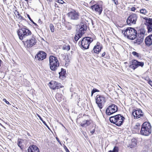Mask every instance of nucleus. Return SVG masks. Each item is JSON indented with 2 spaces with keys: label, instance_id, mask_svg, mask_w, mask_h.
I'll return each mask as SVG.
<instances>
[{
  "label": "nucleus",
  "instance_id": "f257e3e1",
  "mask_svg": "<svg viewBox=\"0 0 152 152\" xmlns=\"http://www.w3.org/2000/svg\"><path fill=\"white\" fill-rule=\"evenodd\" d=\"M122 32L125 36L132 40L134 39L137 37V34L136 30L131 27L127 28L125 30H123Z\"/></svg>",
  "mask_w": 152,
  "mask_h": 152
},
{
  "label": "nucleus",
  "instance_id": "f03ea898",
  "mask_svg": "<svg viewBox=\"0 0 152 152\" xmlns=\"http://www.w3.org/2000/svg\"><path fill=\"white\" fill-rule=\"evenodd\" d=\"M124 119V117L121 115L118 114L111 117L109 118V120L111 123L120 126L123 124Z\"/></svg>",
  "mask_w": 152,
  "mask_h": 152
},
{
  "label": "nucleus",
  "instance_id": "7ed1b4c3",
  "mask_svg": "<svg viewBox=\"0 0 152 152\" xmlns=\"http://www.w3.org/2000/svg\"><path fill=\"white\" fill-rule=\"evenodd\" d=\"M151 126L150 123L147 122L144 123L142 125L140 134L145 136L149 135L151 132Z\"/></svg>",
  "mask_w": 152,
  "mask_h": 152
},
{
  "label": "nucleus",
  "instance_id": "20e7f679",
  "mask_svg": "<svg viewBox=\"0 0 152 152\" xmlns=\"http://www.w3.org/2000/svg\"><path fill=\"white\" fill-rule=\"evenodd\" d=\"M50 69L52 71H55L59 66V63L56 57L50 56L49 58Z\"/></svg>",
  "mask_w": 152,
  "mask_h": 152
},
{
  "label": "nucleus",
  "instance_id": "39448f33",
  "mask_svg": "<svg viewBox=\"0 0 152 152\" xmlns=\"http://www.w3.org/2000/svg\"><path fill=\"white\" fill-rule=\"evenodd\" d=\"M93 41L92 38L89 37H85L83 39L81 42H79L80 44H81L82 47L85 49L89 48V45Z\"/></svg>",
  "mask_w": 152,
  "mask_h": 152
},
{
  "label": "nucleus",
  "instance_id": "423d86ee",
  "mask_svg": "<svg viewBox=\"0 0 152 152\" xmlns=\"http://www.w3.org/2000/svg\"><path fill=\"white\" fill-rule=\"evenodd\" d=\"M96 103L100 109H102L106 102L105 98L102 96L97 95L96 98Z\"/></svg>",
  "mask_w": 152,
  "mask_h": 152
},
{
  "label": "nucleus",
  "instance_id": "0eeeda50",
  "mask_svg": "<svg viewBox=\"0 0 152 152\" xmlns=\"http://www.w3.org/2000/svg\"><path fill=\"white\" fill-rule=\"evenodd\" d=\"M118 110V107L114 104H112L109 106L106 110V113L110 115L116 112Z\"/></svg>",
  "mask_w": 152,
  "mask_h": 152
},
{
  "label": "nucleus",
  "instance_id": "6e6552de",
  "mask_svg": "<svg viewBox=\"0 0 152 152\" xmlns=\"http://www.w3.org/2000/svg\"><path fill=\"white\" fill-rule=\"evenodd\" d=\"M137 16L135 14H132L128 17L126 21L128 25L131 26L135 24L137 20Z\"/></svg>",
  "mask_w": 152,
  "mask_h": 152
},
{
  "label": "nucleus",
  "instance_id": "1a4fd4ad",
  "mask_svg": "<svg viewBox=\"0 0 152 152\" xmlns=\"http://www.w3.org/2000/svg\"><path fill=\"white\" fill-rule=\"evenodd\" d=\"M67 15L68 17L72 20H77L79 18L80 15L78 12L74 10L70 11Z\"/></svg>",
  "mask_w": 152,
  "mask_h": 152
},
{
  "label": "nucleus",
  "instance_id": "9d476101",
  "mask_svg": "<svg viewBox=\"0 0 152 152\" xmlns=\"http://www.w3.org/2000/svg\"><path fill=\"white\" fill-rule=\"evenodd\" d=\"M49 85L50 88L53 90L58 89L60 88L63 87L61 85L60 83L54 80L51 81L49 83Z\"/></svg>",
  "mask_w": 152,
  "mask_h": 152
},
{
  "label": "nucleus",
  "instance_id": "9b49d317",
  "mask_svg": "<svg viewBox=\"0 0 152 152\" xmlns=\"http://www.w3.org/2000/svg\"><path fill=\"white\" fill-rule=\"evenodd\" d=\"M79 33L77 34L78 38H80L83 34L84 33V31H86L87 28L86 25L83 23H81L80 26Z\"/></svg>",
  "mask_w": 152,
  "mask_h": 152
},
{
  "label": "nucleus",
  "instance_id": "f8f14e48",
  "mask_svg": "<svg viewBox=\"0 0 152 152\" xmlns=\"http://www.w3.org/2000/svg\"><path fill=\"white\" fill-rule=\"evenodd\" d=\"M37 40L32 35L29 39H28L25 42V44L28 47H31L34 45L36 43Z\"/></svg>",
  "mask_w": 152,
  "mask_h": 152
},
{
  "label": "nucleus",
  "instance_id": "ddd939ff",
  "mask_svg": "<svg viewBox=\"0 0 152 152\" xmlns=\"http://www.w3.org/2000/svg\"><path fill=\"white\" fill-rule=\"evenodd\" d=\"M132 115L135 119H137L143 116V113L140 109L137 110H134L132 112Z\"/></svg>",
  "mask_w": 152,
  "mask_h": 152
},
{
  "label": "nucleus",
  "instance_id": "4468645a",
  "mask_svg": "<svg viewBox=\"0 0 152 152\" xmlns=\"http://www.w3.org/2000/svg\"><path fill=\"white\" fill-rule=\"evenodd\" d=\"M145 20V24L147 26L148 32H151L152 31V19L148 18L146 19Z\"/></svg>",
  "mask_w": 152,
  "mask_h": 152
},
{
  "label": "nucleus",
  "instance_id": "2eb2a0df",
  "mask_svg": "<svg viewBox=\"0 0 152 152\" xmlns=\"http://www.w3.org/2000/svg\"><path fill=\"white\" fill-rule=\"evenodd\" d=\"M102 48V45L100 43L98 42L94 47L92 52L93 53V50L94 53L98 54L101 51Z\"/></svg>",
  "mask_w": 152,
  "mask_h": 152
},
{
  "label": "nucleus",
  "instance_id": "dca6fc26",
  "mask_svg": "<svg viewBox=\"0 0 152 152\" xmlns=\"http://www.w3.org/2000/svg\"><path fill=\"white\" fill-rule=\"evenodd\" d=\"M46 55V53L43 51H40L35 56V58L38 60H43L45 58Z\"/></svg>",
  "mask_w": 152,
  "mask_h": 152
},
{
  "label": "nucleus",
  "instance_id": "f3484780",
  "mask_svg": "<svg viewBox=\"0 0 152 152\" xmlns=\"http://www.w3.org/2000/svg\"><path fill=\"white\" fill-rule=\"evenodd\" d=\"M91 8L96 12H98L99 15H100L102 10V7L98 4H95L91 6Z\"/></svg>",
  "mask_w": 152,
  "mask_h": 152
},
{
  "label": "nucleus",
  "instance_id": "a211bd4d",
  "mask_svg": "<svg viewBox=\"0 0 152 152\" xmlns=\"http://www.w3.org/2000/svg\"><path fill=\"white\" fill-rule=\"evenodd\" d=\"M23 32V28L22 27H20L19 29L17 31L19 38L21 40L24 39H25V35L24 34L25 33Z\"/></svg>",
  "mask_w": 152,
  "mask_h": 152
},
{
  "label": "nucleus",
  "instance_id": "6ab92c4d",
  "mask_svg": "<svg viewBox=\"0 0 152 152\" xmlns=\"http://www.w3.org/2000/svg\"><path fill=\"white\" fill-rule=\"evenodd\" d=\"M27 152H39L38 148L35 145H30L28 148Z\"/></svg>",
  "mask_w": 152,
  "mask_h": 152
},
{
  "label": "nucleus",
  "instance_id": "aec40b11",
  "mask_svg": "<svg viewBox=\"0 0 152 152\" xmlns=\"http://www.w3.org/2000/svg\"><path fill=\"white\" fill-rule=\"evenodd\" d=\"M146 45L150 46L152 44V34L147 37L145 39Z\"/></svg>",
  "mask_w": 152,
  "mask_h": 152
},
{
  "label": "nucleus",
  "instance_id": "412c9836",
  "mask_svg": "<svg viewBox=\"0 0 152 152\" xmlns=\"http://www.w3.org/2000/svg\"><path fill=\"white\" fill-rule=\"evenodd\" d=\"M137 61L135 59L133 60L130 63V65L129 66V67L134 70L137 67Z\"/></svg>",
  "mask_w": 152,
  "mask_h": 152
},
{
  "label": "nucleus",
  "instance_id": "4be33fe9",
  "mask_svg": "<svg viewBox=\"0 0 152 152\" xmlns=\"http://www.w3.org/2000/svg\"><path fill=\"white\" fill-rule=\"evenodd\" d=\"M23 32L24 33L25 35V38L28 37L29 36L31 35V31L28 29L27 28L25 27H22Z\"/></svg>",
  "mask_w": 152,
  "mask_h": 152
},
{
  "label": "nucleus",
  "instance_id": "5701e85b",
  "mask_svg": "<svg viewBox=\"0 0 152 152\" xmlns=\"http://www.w3.org/2000/svg\"><path fill=\"white\" fill-rule=\"evenodd\" d=\"M91 123V121L90 120H84L80 123V125L83 127H86L89 125Z\"/></svg>",
  "mask_w": 152,
  "mask_h": 152
},
{
  "label": "nucleus",
  "instance_id": "b1692460",
  "mask_svg": "<svg viewBox=\"0 0 152 152\" xmlns=\"http://www.w3.org/2000/svg\"><path fill=\"white\" fill-rule=\"evenodd\" d=\"M145 32V30L144 29H140L139 33L138 34V37H142L143 38H144V37Z\"/></svg>",
  "mask_w": 152,
  "mask_h": 152
},
{
  "label": "nucleus",
  "instance_id": "393cba45",
  "mask_svg": "<svg viewBox=\"0 0 152 152\" xmlns=\"http://www.w3.org/2000/svg\"><path fill=\"white\" fill-rule=\"evenodd\" d=\"M66 73V70L62 68L61 69V71L59 72V77L61 78V77H62V78L63 77H65V74Z\"/></svg>",
  "mask_w": 152,
  "mask_h": 152
},
{
  "label": "nucleus",
  "instance_id": "a878e982",
  "mask_svg": "<svg viewBox=\"0 0 152 152\" xmlns=\"http://www.w3.org/2000/svg\"><path fill=\"white\" fill-rule=\"evenodd\" d=\"M16 17L20 20H23V18L21 16L19 12L17 10H15L14 12Z\"/></svg>",
  "mask_w": 152,
  "mask_h": 152
},
{
  "label": "nucleus",
  "instance_id": "bb28decb",
  "mask_svg": "<svg viewBox=\"0 0 152 152\" xmlns=\"http://www.w3.org/2000/svg\"><path fill=\"white\" fill-rule=\"evenodd\" d=\"M143 38L142 37H138V36L136 40L134 42L135 43H136L138 44H139L143 41Z\"/></svg>",
  "mask_w": 152,
  "mask_h": 152
},
{
  "label": "nucleus",
  "instance_id": "cd10ccee",
  "mask_svg": "<svg viewBox=\"0 0 152 152\" xmlns=\"http://www.w3.org/2000/svg\"><path fill=\"white\" fill-rule=\"evenodd\" d=\"M62 49L64 50H69L70 49V46L68 45L65 44L63 45Z\"/></svg>",
  "mask_w": 152,
  "mask_h": 152
},
{
  "label": "nucleus",
  "instance_id": "c85d7f7f",
  "mask_svg": "<svg viewBox=\"0 0 152 152\" xmlns=\"http://www.w3.org/2000/svg\"><path fill=\"white\" fill-rule=\"evenodd\" d=\"M56 98L57 99H58V101H60L62 99V95L59 93H57L56 95Z\"/></svg>",
  "mask_w": 152,
  "mask_h": 152
},
{
  "label": "nucleus",
  "instance_id": "c756f323",
  "mask_svg": "<svg viewBox=\"0 0 152 152\" xmlns=\"http://www.w3.org/2000/svg\"><path fill=\"white\" fill-rule=\"evenodd\" d=\"M118 148L117 146H115L113 150H110L108 152H118Z\"/></svg>",
  "mask_w": 152,
  "mask_h": 152
},
{
  "label": "nucleus",
  "instance_id": "7c9ffc66",
  "mask_svg": "<svg viewBox=\"0 0 152 152\" xmlns=\"http://www.w3.org/2000/svg\"><path fill=\"white\" fill-rule=\"evenodd\" d=\"M140 13L141 14L146 15L147 12V11L145 9H142L140 10Z\"/></svg>",
  "mask_w": 152,
  "mask_h": 152
},
{
  "label": "nucleus",
  "instance_id": "2f4dec72",
  "mask_svg": "<svg viewBox=\"0 0 152 152\" xmlns=\"http://www.w3.org/2000/svg\"><path fill=\"white\" fill-rule=\"evenodd\" d=\"M22 140L20 139H18L17 141V145L19 147L21 148L22 146Z\"/></svg>",
  "mask_w": 152,
  "mask_h": 152
},
{
  "label": "nucleus",
  "instance_id": "473e14b6",
  "mask_svg": "<svg viewBox=\"0 0 152 152\" xmlns=\"http://www.w3.org/2000/svg\"><path fill=\"white\" fill-rule=\"evenodd\" d=\"M132 54L134 56H136L137 58H139L140 57V54L137 53L136 52L133 51L132 53Z\"/></svg>",
  "mask_w": 152,
  "mask_h": 152
},
{
  "label": "nucleus",
  "instance_id": "72a5a7b5",
  "mask_svg": "<svg viewBox=\"0 0 152 152\" xmlns=\"http://www.w3.org/2000/svg\"><path fill=\"white\" fill-rule=\"evenodd\" d=\"M50 28L51 32H53L54 31V27L53 25L50 24Z\"/></svg>",
  "mask_w": 152,
  "mask_h": 152
},
{
  "label": "nucleus",
  "instance_id": "f704fd0d",
  "mask_svg": "<svg viewBox=\"0 0 152 152\" xmlns=\"http://www.w3.org/2000/svg\"><path fill=\"white\" fill-rule=\"evenodd\" d=\"M144 65V63L143 62H140L138 61L137 63V67L139 66H140L143 67Z\"/></svg>",
  "mask_w": 152,
  "mask_h": 152
},
{
  "label": "nucleus",
  "instance_id": "c9c22d12",
  "mask_svg": "<svg viewBox=\"0 0 152 152\" xmlns=\"http://www.w3.org/2000/svg\"><path fill=\"white\" fill-rule=\"evenodd\" d=\"M99 91L96 88L93 89L91 91V96H92L94 93L96 92H99Z\"/></svg>",
  "mask_w": 152,
  "mask_h": 152
},
{
  "label": "nucleus",
  "instance_id": "e433bc0d",
  "mask_svg": "<svg viewBox=\"0 0 152 152\" xmlns=\"http://www.w3.org/2000/svg\"><path fill=\"white\" fill-rule=\"evenodd\" d=\"M140 124L139 123H137L134 126V128L135 129H139L140 128Z\"/></svg>",
  "mask_w": 152,
  "mask_h": 152
},
{
  "label": "nucleus",
  "instance_id": "4c0bfd02",
  "mask_svg": "<svg viewBox=\"0 0 152 152\" xmlns=\"http://www.w3.org/2000/svg\"><path fill=\"white\" fill-rule=\"evenodd\" d=\"M143 78L144 80L147 81L148 83L151 80V79L148 76L145 77Z\"/></svg>",
  "mask_w": 152,
  "mask_h": 152
},
{
  "label": "nucleus",
  "instance_id": "58836bf2",
  "mask_svg": "<svg viewBox=\"0 0 152 152\" xmlns=\"http://www.w3.org/2000/svg\"><path fill=\"white\" fill-rule=\"evenodd\" d=\"M55 1L61 4H62L64 3V1L62 0H55Z\"/></svg>",
  "mask_w": 152,
  "mask_h": 152
},
{
  "label": "nucleus",
  "instance_id": "ea45409f",
  "mask_svg": "<svg viewBox=\"0 0 152 152\" xmlns=\"http://www.w3.org/2000/svg\"><path fill=\"white\" fill-rule=\"evenodd\" d=\"M79 39V38H78V36L77 35V34H76L75 37V39L76 41H77L78 39Z\"/></svg>",
  "mask_w": 152,
  "mask_h": 152
},
{
  "label": "nucleus",
  "instance_id": "a19ab883",
  "mask_svg": "<svg viewBox=\"0 0 152 152\" xmlns=\"http://www.w3.org/2000/svg\"><path fill=\"white\" fill-rule=\"evenodd\" d=\"M112 1L114 2V3H115V4L117 5L118 4V1L117 0H112Z\"/></svg>",
  "mask_w": 152,
  "mask_h": 152
},
{
  "label": "nucleus",
  "instance_id": "79ce46f5",
  "mask_svg": "<svg viewBox=\"0 0 152 152\" xmlns=\"http://www.w3.org/2000/svg\"><path fill=\"white\" fill-rule=\"evenodd\" d=\"M3 101L4 102H5L7 104H10V103L8 101H7L6 99H3Z\"/></svg>",
  "mask_w": 152,
  "mask_h": 152
},
{
  "label": "nucleus",
  "instance_id": "37998d69",
  "mask_svg": "<svg viewBox=\"0 0 152 152\" xmlns=\"http://www.w3.org/2000/svg\"><path fill=\"white\" fill-rule=\"evenodd\" d=\"M27 15L28 18L29 20H30V21L31 22H33V20L31 19V18L30 17L29 15L28 14H27Z\"/></svg>",
  "mask_w": 152,
  "mask_h": 152
},
{
  "label": "nucleus",
  "instance_id": "c03bdc74",
  "mask_svg": "<svg viewBox=\"0 0 152 152\" xmlns=\"http://www.w3.org/2000/svg\"><path fill=\"white\" fill-rule=\"evenodd\" d=\"M136 10V9L134 7H132L131 8V10L132 11H134Z\"/></svg>",
  "mask_w": 152,
  "mask_h": 152
},
{
  "label": "nucleus",
  "instance_id": "a18cd8bd",
  "mask_svg": "<svg viewBox=\"0 0 152 152\" xmlns=\"http://www.w3.org/2000/svg\"><path fill=\"white\" fill-rule=\"evenodd\" d=\"M152 87V81L151 80H150L148 82V83Z\"/></svg>",
  "mask_w": 152,
  "mask_h": 152
},
{
  "label": "nucleus",
  "instance_id": "49530a36",
  "mask_svg": "<svg viewBox=\"0 0 152 152\" xmlns=\"http://www.w3.org/2000/svg\"><path fill=\"white\" fill-rule=\"evenodd\" d=\"M37 116L39 118L40 120H41L42 121H43L42 118L41 117V116L39 115H37Z\"/></svg>",
  "mask_w": 152,
  "mask_h": 152
},
{
  "label": "nucleus",
  "instance_id": "de8ad7c7",
  "mask_svg": "<svg viewBox=\"0 0 152 152\" xmlns=\"http://www.w3.org/2000/svg\"><path fill=\"white\" fill-rule=\"evenodd\" d=\"M105 54L106 53H105V52H104V53H103L102 54V57H104V56L105 55Z\"/></svg>",
  "mask_w": 152,
  "mask_h": 152
},
{
  "label": "nucleus",
  "instance_id": "09e8293b",
  "mask_svg": "<svg viewBox=\"0 0 152 152\" xmlns=\"http://www.w3.org/2000/svg\"><path fill=\"white\" fill-rule=\"evenodd\" d=\"M43 123L46 126H48L47 124L45 121H44L43 120L42 121Z\"/></svg>",
  "mask_w": 152,
  "mask_h": 152
},
{
  "label": "nucleus",
  "instance_id": "8fccbe9b",
  "mask_svg": "<svg viewBox=\"0 0 152 152\" xmlns=\"http://www.w3.org/2000/svg\"><path fill=\"white\" fill-rule=\"evenodd\" d=\"M94 132H95V130L93 129L92 131H91V134H93L94 133Z\"/></svg>",
  "mask_w": 152,
  "mask_h": 152
},
{
  "label": "nucleus",
  "instance_id": "3c124183",
  "mask_svg": "<svg viewBox=\"0 0 152 152\" xmlns=\"http://www.w3.org/2000/svg\"><path fill=\"white\" fill-rule=\"evenodd\" d=\"M56 139H57V140L58 141V142L59 143H61V142L60 141V140H59V139L58 138H56Z\"/></svg>",
  "mask_w": 152,
  "mask_h": 152
},
{
  "label": "nucleus",
  "instance_id": "603ef678",
  "mask_svg": "<svg viewBox=\"0 0 152 152\" xmlns=\"http://www.w3.org/2000/svg\"><path fill=\"white\" fill-rule=\"evenodd\" d=\"M66 152H70L68 149L67 148H66Z\"/></svg>",
  "mask_w": 152,
  "mask_h": 152
},
{
  "label": "nucleus",
  "instance_id": "864d4df0",
  "mask_svg": "<svg viewBox=\"0 0 152 152\" xmlns=\"http://www.w3.org/2000/svg\"><path fill=\"white\" fill-rule=\"evenodd\" d=\"M33 22V23L34 24V25H35V26H37V24L36 23H34V22H33H33Z\"/></svg>",
  "mask_w": 152,
  "mask_h": 152
},
{
  "label": "nucleus",
  "instance_id": "5fc2aeb1",
  "mask_svg": "<svg viewBox=\"0 0 152 152\" xmlns=\"http://www.w3.org/2000/svg\"><path fill=\"white\" fill-rule=\"evenodd\" d=\"M41 22H42V21H41V20L40 19H39V23H41Z\"/></svg>",
  "mask_w": 152,
  "mask_h": 152
},
{
  "label": "nucleus",
  "instance_id": "6e6d98bb",
  "mask_svg": "<svg viewBox=\"0 0 152 152\" xmlns=\"http://www.w3.org/2000/svg\"><path fill=\"white\" fill-rule=\"evenodd\" d=\"M1 61L0 60V66H1Z\"/></svg>",
  "mask_w": 152,
  "mask_h": 152
},
{
  "label": "nucleus",
  "instance_id": "4d7b16f0",
  "mask_svg": "<svg viewBox=\"0 0 152 152\" xmlns=\"http://www.w3.org/2000/svg\"><path fill=\"white\" fill-rule=\"evenodd\" d=\"M48 1H50L51 0H47Z\"/></svg>",
  "mask_w": 152,
  "mask_h": 152
},
{
  "label": "nucleus",
  "instance_id": "13d9d810",
  "mask_svg": "<svg viewBox=\"0 0 152 152\" xmlns=\"http://www.w3.org/2000/svg\"><path fill=\"white\" fill-rule=\"evenodd\" d=\"M4 0V1H6V0Z\"/></svg>",
  "mask_w": 152,
  "mask_h": 152
}]
</instances>
